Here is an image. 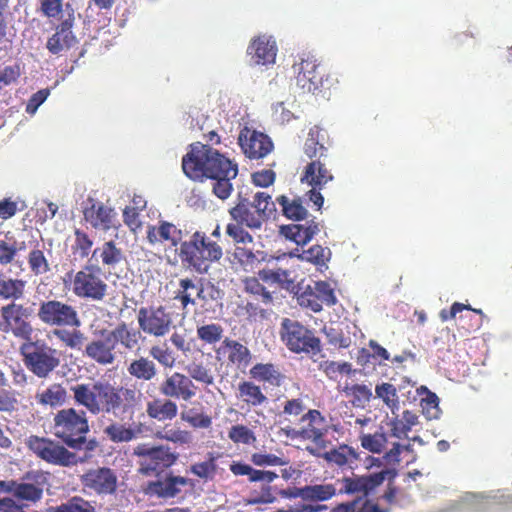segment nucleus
I'll use <instances>...</instances> for the list:
<instances>
[{"label":"nucleus","mask_w":512,"mask_h":512,"mask_svg":"<svg viewBox=\"0 0 512 512\" xmlns=\"http://www.w3.org/2000/svg\"><path fill=\"white\" fill-rule=\"evenodd\" d=\"M75 404L92 415L108 414L130 419L141 408L143 394L134 386L97 380L70 387Z\"/></svg>","instance_id":"obj_1"},{"label":"nucleus","mask_w":512,"mask_h":512,"mask_svg":"<svg viewBox=\"0 0 512 512\" xmlns=\"http://www.w3.org/2000/svg\"><path fill=\"white\" fill-rule=\"evenodd\" d=\"M182 170L195 182L213 180V193L221 200L230 197L233 191L231 181L238 175L237 163L201 142L189 145L188 152L182 157Z\"/></svg>","instance_id":"obj_2"},{"label":"nucleus","mask_w":512,"mask_h":512,"mask_svg":"<svg viewBox=\"0 0 512 512\" xmlns=\"http://www.w3.org/2000/svg\"><path fill=\"white\" fill-rule=\"evenodd\" d=\"M37 318L43 325L52 328L51 335L65 348H83L87 338L80 330L82 321L75 306L56 298L45 299L39 303Z\"/></svg>","instance_id":"obj_3"},{"label":"nucleus","mask_w":512,"mask_h":512,"mask_svg":"<svg viewBox=\"0 0 512 512\" xmlns=\"http://www.w3.org/2000/svg\"><path fill=\"white\" fill-rule=\"evenodd\" d=\"M52 428L54 436L71 449L85 445L87 450H93L96 446L95 440L87 441L90 427L85 411L72 407L59 410L54 415Z\"/></svg>","instance_id":"obj_4"},{"label":"nucleus","mask_w":512,"mask_h":512,"mask_svg":"<svg viewBox=\"0 0 512 512\" xmlns=\"http://www.w3.org/2000/svg\"><path fill=\"white\" fill-rule=\"evenodd\" d=\"M222 257L220 244L202 231H195L179 248L181 263L198 273H206Z\"/></svg>","instance_id":"obj_5"},{"label":"nucleus","mask_w":512,"mask_h":512,"mask_svg":"<svg viewBox=\"0 0 512 512\" xmlns=\"http://www.w3.org/2000/svg\"><path fill=\"white\" fill-rule=\"evenodd\" d=\"M275 204L266 192H257L252 200L238 196L237 202L229 209V215L234 222L245 225L251 230H260L271 214Z\"/></svg>","instance_id":"obj_6"},{"label":"nucleus","mask_w":512,"mask_h":512,"mask_svg":"<svg viewBox=\"0 0 512 512\" xmlns=\"http://www.w3.org/2000/svg\"><path fill=\"white\" fill-rule=\"evenodd\" d=\"M26 368L40 379H46L60 366V352L44 339H31L20 346Z\"/></svg>","instance_id":"obj_7"},{"label":"nucleus","mask_w":512,"mask_h":512,"mask_svg":"<svg viewBox=\"0 0 512 512\" xmlns=\"http://www.w3.org/2000/svg\"><path fill=\"white\" fill-rule=\"evenodd\" d=\"M25 445L38 459L54 466L72 467L84 462L75 452L48 437L30 435Z\"/></svg>","instance_id":"obj_8"},{"label":"nucleus","mask_w":512,"mask_h":512,"mask_svg":"<svg viewBox=\"0 0 512 512\" xmlns=\"http://www.w3.org/2000/svg\"><path fill=\"white\" fill-rule=\"evenodd\" d=\"M281 339L287 349L296 354L313 357L322 350L321 340L314 331L289 318H284L281 323Z\"/></svg>","instance_id":"obj_9"},{"label":"nucleus","mask_w":512,"mask_h":512,"mask_svg":"<svg viewBox=\"0 0 512 512\" xmlns=\"http://www.w3.org/2000/svg\"><path fill=\"white\" fill-rule=\"evenodd\" d=\"M72 292L80 299L102 301L108 295V284L99 265H84L72 279Z\"/></svg>","instance_id":"obj_10"},{"label":"nucleus","mask_w":512,"mask_h":512,"mask_svg":"<svg viewBox=\"0 0 512 512\" xmlns=\"http://www.w3.org/2000/svg\"><path fill=\"white\" fill-rule=\"evenodd\" d=\"M31 309L14 301L0 308V331L25 342L32 338L34 328L29 321Z\"/></svg>","instance_id":"obj_11"},{"label":"nucleus","mask_w":512,"mask_h":512,"mask_svg":"<svg viewBox=\"0 0 512 512\" xmlns=\"http://www.w3.org/2000/svg\"><path fill=\"white\" fill-rule=\"evenodd\" d=\"M304 167L301 175V183L311 186L307 193L309 200L320 210L324 204V196L321 191L334 182L335 177L327 166V159L314 158Z\"/></svg>","instance_id":"obj_12"},{"label":"nucleus","mask_w":512,"mask_h":512,"mask_svg":"<svg viewBox=\"0 0 512 512\" xmlns=\"http://www.w3.org/2000/svg\"><path fill=\"white\" fill-rule=\"evenodd\" d=\"M301 426L296 428L283 429L285 434L291 438L310 440L318 448L325 449L327 441L324 439L328 433L329 426L326 418L319 410L309 409L300 418Z\"/></svg>","instance_id":"obj_13"},{"label":"nucleus","mask_w":512,"mask_h":512,"mask_svg":"<svg viewBox=\"0 0 512 512\" xmlns=\"http://www.w3.org/2000/svg\"><path fill=\"white\" fill-rule=\"evenodd\" d=\"M134 454L141 457L139 472L146 476L159 474L164 469L171 467L178 458L169 448L163 446L148 447L146 444L138 445L134 449Z\"/></svg>","instance_id":"obj_14"},{"label":"nucleus","mask_w":512,"mask_h":512,"mask_svg":"<svg viewBox=\"0 0 512 512\" xmlns=\"http://www.w3.org/2000/svg\"><path fill=\"white\" fill-rule=\"evenodd\" d=\"M138 326L145 334L153 337L166 336L173 327V318L166 307H141L137 312Z\"/></svg>","instance_id":"obj_15"},{"label":"nucleus","mask_w":512,"mask_h":512,"mask_svg":"<svg viewBox=\"0 0 512 512\" xmlns=\"http://www.w3.org/2000/svg\"><path fill=\"white\" fill-rule=\"evenodd\" d=\"M387 476H390V479H394L396 472L394 470L384 469L379 472L366 475L352 474L351 477H343L339 481L341 483L339 493L368 497L383 484L385 479H387Z\"/></svg>","instance_id":"obj_16"},{"label":"nucleus","mask_w":512,"mask_h":512,"mask_svg":"<svg viewBox=\"0 0 512 512\" xmlns=\"http://www.w3.org/2000/svg\"><path fill=\"white\" fill-rule=\"evenodd\" d=\"M296 74V84L303 92L319 94V80L321 79L324 68L315 55L303 53L300 62L293 65Z\"/></svg>","instance_id":"obj_17"},{"label":"nucleus","mask_w":512,"mask_h":512,"mask_svg":"<svg viewBox=\"0 0 512 512\" xmlns=\"http://www.w3.org/2000/svg\"><path fill=\"white\" fill-rule=\"evenodd\" d=\"M83 490L98 496L113 495L117 491L118 477L108 467L90 469L80 477Z\"/></svg>","instance_id":"obj_18"},{"label":"nucleus","mask_w":512,"mask_h":512,"mask_svg":"<svg viewBox=\"0 0 512 512\" xmlns=\"http://www.w3.org/2000/svg\"><path fill=\"white\" fill-rule=\"evenodd\" d=\"M238 144L243 154L250 160H259L270 154L274 148L271 138L245 126L240 130Z\"/></svg>","instance_id":"obj_19"},{"label":"nucleus","mask_w":512,"mask_h":512,"mask_svg":"<svg viewBox=\"0 0 512 512\" xmlns=\"http://www.w3.org/2000/svg\"><path fill=\"white\" fill-rule=\"evenodd\" d=\"M107 332L108 329L100 330L99 338H94L83 345V356L100 366L112 365L116 361V347Z\"/></svg>","instance_id":"obj_20"},{"label":"nucleus","mask_w":512,"mask_h":512,"mask_svg":"<svg viewBox=\"0 0 512 512\" xmlns=\"http://www.w3.org/2000/svg\"><path fill=\"white\" fill-rule=\"evenodd\" d=\"M117 213L104 203L88 198L83 208V219L92 228L107 232L116 228Z\"/></svg>","instance_id":"obj_21"},{"label":"nucleus","mask_w":512,"mask_h":512,"mask_svg":"<svg viewBox=\"0 0 512 512\" xmlns=\"http://www.w3.org/2000/svg\"><path fill=\"white\" fill-rule=\"evenodd\" d=\"M197 387L185 374L174 372L160 384V393L167 398L190 401L196 396Z\"/></svg>","instance_id":"obj_22"},{"label":"nucleus","mask_w":512,"mask_h":512,"mask_svg":"<svg viewBox=\"0 0 512 512\" xmlns=\"http://www.w3.org/2000/svg\"><path fill=\"white\" fill-rule=\"evenodd\" d=\"M209 290L213 292L214 286L205 287L201 279L181 278L174 299L180 302L182 309H186L188 305H196L197 300L205 304L208 300L207 292Z\"/></svg>","instance_id":"obj_23"},{"label":"nucleus","mask_w":512,"mask_h":512,"mask_svg":"<svg viewBox=\"0 0 512 512\" xmlns=\"http://www.w3.org/2000/svg\"><path fill=\"white\" fill-rule=\"evenodd\" d=\"M74 23L75 16L72 12L56 26L55 33L48 38L46 43V48L51 54L57 55L76 43V37L72 31Z\"/></svg>","instance_id":"obj_24"},{"label":"nucleus","mask_w":512,"mask_h":512,"mask_svg":"<svg viewBox=\"0 0 512 512\" xmlns=\"http://www.w3.org/2000/svg\"><path fill=\"white\" fill-rule=\"evenodd\" d=\"M215 354L218 360L225 358L228 364L238 368L247 367L252 359V354L247 346L228 337L215 349Z\"/></svg>","instance_id":"obj_25"},{"label":"nucleus","mask_w":512,"mask_h":512,"mask_svg":"<svg viewBox=\"0 0 512 512\" xmlns=\"http://www.w3.org/2000/svg\"><path fill=\"white\" fill-rule=\"evenodd\" d=\"M187 485H192L191 479L169 474L163 480L149 482L145 492L148 495L157 496L158 498L171 499L181 493V486Z\"/></svg>","instance_id":"obj_26"},{"label":"nucleus","mask_w":512,"mask_h":512,"mask_svg":"<svg viewBox=\"0 0 512 512\" xmlns=\"http://www.w3.org/2000/svg\"><path fill=\"white\" fill-rule=\"evenodd\" d=\"M182 239V230L167 221H160L158 225L147 228V240L152 245L169 243L171 247H177L181 246Z\"/></svg>","instance_id":"obj_27"},{"label":"nucleus","mask_w":512,"mask_h":512,"mask_svg":"<svg viewBox=\"0 0 512 512\" xmlns=\"http://www.w3.org/2000/svg\"><path fill=\"white\" fill-rule=\"evenodd\" d=\"M247 54L257 65H267L275 62L277 54L276 42L266 35L254 38L247 48Z\"/></svg>","instance_id":"obj_28"},{"label":"nucleus","mask_w":512,"mask_h":512,"mask_svg":"<svg viewBox=\"0 0 512 512\" xmlns=\"http://www.w3.org/2000/svg\"><path fill=\"white\" fill-rule=\"evenodd\" d=\"M329 135L325 129L319 125H314L309 129L307 138L304 142L303 151L309 159L328 158Z\"/></svg>","instance_id":"obj_29"},{"label":"nucleus","mask_w":512,"mask_h":512,"mask_svg":"<svg viewBox=\"0 0 512 512\" xmlns=\"http://www.w3.org/2000/svg\"><path fill=\"white\" fill-rule=\"evenodd\" d=\"M281 234L288 240L295 242L297 245H306L312 238L319 233V223L311 220L307 225L304 224H288L281 226Z\"/></svg>","instance_id":"obj_30"},{"label":"nucleus","mask_w":512,"mask_h":512,"mask_svg":"<svg viewBox=\"0 0 512 512\" xmlns=\"http://www.w3.org/2000/svg\"><path fill=\"white\" fill-rule=\"evenodd\" d=\"M91 259L101 263L103 267L114 268L125 259V256L115 241L109 240L93 250Z\"/></svg>","instance_id":"obj_31"},{"label":"nucleus","mask_w":512,"mask_h":512,"mask_svg":"<svg viewBox=\"0 0 512 512\" xmlns=\"http://www.w3.org/2000/svg\"><path fill=\"white\" fill-rule=\"evenodd\" d=\"M115 347L120 345L128 351H132L139 345L141 333L139 330L130 328L126 322L118 323L112 330H108Z\"/></svg>","instance_id":"obj_32"},{"label":"nucleus","mask_w":512,"mask_h":512,"mask_svg":"<svg viewBox=\"0 0 512 512\" xmlns=\"http://www.w3.org/2000/svg\"><path fill=\"white\" fill-rule=\"evenodd\" d=\"M237 398L248 407H260L268 403V397L261 387L253 381H242L238 384Z\"/></svg>","instance_id":"obj_33"},{"label":"nucleus","mask_w":512,"mask_h":512,"mask_svg":"<svg viewBox=\"0 0 512 512\" xmlns=\"http://www.w3.org/2000/svg\"><path fill=\"white\" fill-rule=\"evenodd\" d=\"M140 429L132 424L112 421L104 429L103 434L113 443H128L135 440Z\"/></svg>","instance_id":"obj_34"},{"label":"nucleus","mask_w":512,"mask_h":512,"mask_svg":"<svg viewBox=\"0 0 512 512\" xmlns=\"http://www.w3.org/2000/svg\"><path fill=\"white\" fill-rule=\"evenodd\" d=\"M249 373L253 379L273 387H280L285 381V375L272 363H257Z\"/></svg>","instance_id":"obj_35"},{"label":"nucleus","mask_w":512,"mask_h":512,"mask_svg":"<svg viewBox=\"0 0 512 512\" xmlns=\"http://www.w3.org/2000/svg\"><path fill=\"white\" fill-rule=\"evenodd\" d=\"M330 465L340 468H352V465L358 460V454L354 448L343 444L321 455Z\"/></svg>","instance_id":"obj_36"},{"label":"nucleus","mask_w":512,"mask_h":512,"mask_svg":"<svg viewBox=\"0 0 512 512\" xmlns=\"http://www.w3.org/2000/svg\"><path fill=\"white\" fill-rule=\"evenodd\" d=\"M276 202L281 207L283 216L287 219L301 221L307 218L308 211L301 197L280 195L276 198Z\"/></svg>","instance_id":"obj_37"},{"label":"nucleus","mask_w":512,"mask_h":512,"mask_svg":"<svg viewBox=\"0 0 512 512\" xmlns=\"http://www.w3.org/2000/svg\"><path fill=\"white\" fill-rule=\"evenodd\" d=\"M146 412L158 421L172 420L177 416L178 406L171 399H154L147 403Z\"/></svg>","instance_id":"obj_38"},{"label":"nucleus","mask_w":512,"mask_h":512,"mask_svg":"<svg viewBox=\"0 0 512 512\" xmlns=\"http://www.w3.org/2000/svg\"><path fill=\"white\" fill-rule=\"evenodd\" d=\"M157 371L155 362L144 356L132 359L127 366L128 374L142 381H151L157 375Z\"/></svg>","instance_id":"obj_39"},{"label":"nucleus","mask_w":512,"mask_h":512,"mask_svg":"<svg viewBox=\"0 0 512 512\" xmlns=\"http://www.w3.org/2000/svg\"><path fill=\"white\" fill-rule=\"evenodd\" d=\"M35 399L39 405L58 407L66 403L67 391L61 383H52L45 390L37 392Z\"/></svg>","instance_id":"obj_40"},{"label":"nucleus","mask_w":512,"mask_h":512,"mask_svg":"<svg viewBox=\"0 0 512 512\" xmlns=\"http://www.w3.org/2000/svg\"><path fill=\"white\" fill-rule=\"evenodd\" d=\"M25 241H17L14 236L7 233L4 239H0V265L12 264L19 252L25 251Z\"/></svg>","instance_id":"obj_41"},{"label":"nucleus","mask_w":512,"mask_h":512,"mask_svg":"<svg viewBox=\"0 0 512 512\" xmlns=\"http://www.w3.org/2000/svg\"><path fill=\"white\" fill-rule=\"evenodd\" d=\"M219 457L220 454L209 452L205 461L192 464L189 470L204 482L213 481L217 474L218 465L216 461Z\"/></svg>","instance_id":"obj_42"},{"label":"nucleus","mask_w":512,"mask_h":512,"mask_svg":"<svg viewBox=\"0 0 512 512\" xmlns=\"http://www.w3.org/2000/svg\"><path fill=\"white\" fill-rule=\"evenodd\" d=\"M26 281L18 278H0V298L16 302L25 294Z\"/></svg>","instance_id":"obj_43"},{"label":"nucleus","mask_w":512,"mask_h":512,"mask_svg":"<svg viewBox=\"0 0 512 512\" xmlns=\"http://www.w3.org/2000/svg\"><path fill=\"white\" fill-rule=\"evenodd\" d=\"M343 392L352 406L356 408H365L373 395L371 388L364 384L346 385Z\"/></svg>","instance_id":"obj_44"},{"label":"nucleus","mask_w":512,"mask_h":512,"mask_svg":"<svg viewBox=\"0 0 512 512\" xmlns=\"http://www.w3.org/2000/svg\"><path fill=\"white\" fill-rule=\"evenodd\" d=\"M258 277H246L242 280L244 292L252 295L255 299L261 301L265 305H270L273 302V296L265 286L260 282Z\"/></svg>","instance_id":"obj_45"},{"label":"nucleus","mask_w":512,"mask_h":512,"mask_svg":"<svg viewBox=\"0 0 512 512\" xmlns=\"http://www.w3.org/2000/svg\"><path fill=\"white\" fill-rule=\"evenodd\" d=\"M376 397L391 410L392 414L400 408L399 396L396 387L389 382H382L375 387Z\"/></svg>","instance_id":"obj_46"},{"label":"nucleus","mask_w":512,"mask_h":512,"mask_svg":"<svg viewBox=\"0 0 512 512\" xmlns=\"http://www.w3.org/2000/svg\"><path fill=\"white\" fill-rule=\"evenodd\" d=\"M47 512H97L91 502L80 496H73L66 502L57 506H51Z\"/></svg>","instance_id":"obj_47"},{"label":"nucleus","mask_w":512,"mask_h":512,"mask_svg":"<svg viewBox=\"0 0 512 512\" xmlns=\"http://www.w3.org/2000/svg\"><path fill=\"white\" fill-rule=\"evenodd\" d=\"M27 262L30 272L35 276L44 275L51 270L50 263L38 244L28 253Z\"/></svg>","instance_id":"obj_48"},{"label":"nucleus","mask_w":512,"mask_h":512,"mask_svg":"<svg viewBox=\"0 0 512 512\" xmlns=\"http://www.w3.org/2000/svg\"><path fill=\"white\" fill-rule=\"evenodd\" d=\"M332 512H389L380 508L377 504L371 503L368 499H355L335 506Z\"/></svg>","instance_id":"obj_49"},{"label":"nucleus","mask_w":512,"mask_h":512,"mask_svg":"<svg viewBox=\"0 0 512 512\" xmlns=\"http://www.w3.org/2000/svg\"><path fill=\"white\" fill-rule=\"evenodd\" d=\"M298 258L317 266H325L331 258V250L328 247L316 244L303 250Z\"/></svg>","instance_id":"obj_50"},{"label":"nucleus","mask_w":512,"mask_h":512,"mask_svg":"<svg viewBox=\"0 0 512 512\" xmlns=\"http://www.w3.org/2000/svg\"><path fill=\"white\" fill-rule=\"evenodd\" d=\"M259 278L266 283L279 284L281 287L288 288L293 284V279L290 277L288 270L277 269H262L258 271Z\"/></svg>","instance_id":"obj_51"},{"label":"nucleus","mask_w":512,"mask_h":512,"mask_svg":"<svg viewBox=\"0 0 512 512\" xmlns=\"http://www.w3.org/2000/svg\"><path fill=\"white\" fill-rule=\"evenodd\" d=\"M306 501H326L336 494V488L332 484H317L305 486Z\"/></svg>","instance_id":"obj_52"},{"label":"nucleus","mask_w":512,"mask_h":512,"mask_svg":"<svg viewBox=\"0 0 512 512\" xmlns=\"http://www.w3.org/2000/svg\"><path fill=\"white\" fill-rule=\"evenodd\" d=\"M359 439L361 446L372 453L382 452L387 443V435L382 429L372 434H361Z\"/></svg>","instance_id":"obj_53"},{"label":"nucleus","mask_w":512,"mask_h":512,"mask_svg":"<svg viewBox=\"0 0 512 512\" xmlns=\"http://www.w3.org/2000/svg\"><path fill=\"white\" fill-rule=\"evenodd\" d=\"M197 337L205 344L214 345L221 341L224 329L220 324L210 323L197 327Z\"/></svg>","instance_id":"obj_54"},{"label":"nucleus","mask_w":512,"mask_h":512,"mask_svg":"<svg viewBox=\"0 0 512 512\" xmlns=\"http://www.w3.org/2000/svg\"><path fill=\"white\" fill-rule=\"evenodd\" d=\"M149 354L164 368H173L176 363L174 352L167 346L166 343L162 345H153L149 349Z\"/></svg>","instance_id":"obj_55"},{"label":"nucleus","mask_w":512,"mask_h":512,"mask_svg":"<svg viewBox=\"0 0 512 512\" xmlns=\"http://www.w3.org/2000/svg\"><path fill=\"white\" fill-rule=\"evenodd\" d=\"M276 501L274 488L271 485L263 484L259 490L253 489L249 497L245 499L246 505L272 504Z\"/></svg>","instance_id":"obj_56"},{"label":"nucleus","mask_w":512,"mask_h":512,"mask_svg":"<svg viewBox=\"0 0 512 512\" xmlns=\"http://www.w3.org/2000/svg\"><path fill=\"white\" fill-rule=\"evenodd\" d=\"M228 437L235 444L251 445L256 441L254 432L243 424L233 425L228 431Z\"/></svg>","instance_id":"obj_57"},{"label":"nucleus","mask_w":512,"mask_h":512,"mask_svg":"<svg viewBox=\"0 0 512 512\" xmlns=\"http://www.w3.org/2000/svg\"><path fill=\"white\" fill-rule=\"evenodd\" d=\"M188 377L205 386H211L215 382L214 375L211 370L202 363H192L187 367Z\"/></svg>","instance_id":"obj_58"},{"label":"nucleus","mask_w":512,"mask_h":512,"mask_svg":"<svg viewBox=\"0 0 512 512\" xmlns=\"http://www.w3.org/2000/svg\"><path fill=\"white\" fill-rule=\"evenodd\" d=\"M75 240L72 245V251L75 255H78L80 258H86L91 253V249L93 246V240L89 237V235L80 230L76 229L74 232Z\"/></svg>","instance_id":"obj_59"},{"label":"nucleus","mask_w":512,"mask_h":512,"mask_svg":"<svg viewBox=\"0 0 512 512\" xmlns=\"http://www.w3.org/2000/svg\"><path fill=\"white\" fill-rule=\"evenodd\" d=\"M43 496V489L31 483H19L16 498L32 503L38 502Z\"/></svg>","instance_id":"obj_60"},{"label":"nucleus","mask_w":512,"mask_h":512,"mask_svg":"<svg viewBox=\"0 0 512 512\" xmlns=\"http://www.w3.org/2000/svg\"><path fill=\"white\" fill-rule=\"evenodd\" d=\"M234 257L245 270L254 269L261 260L251 249L237 246L234 250Z\"/></svg>","instance_id":"obj_61"},{"label":"nucleus","mask_w":512,"mask_h":512,"mask_svg":"<svg viewBox=\"0 0 512 512\" xmlns=\"http://www.w3.org/2000/svg\"><path fill=\"white\" fill-rule=\"evenodd\" d=\"M251 462L255 466L267 467V466H284L289 463L285 458L279 457L271 453L256 452L251 455Z\"/></svg>","instance_id":"obj_62"},{"label":"nucleus","mask_w":512,"mask_h":512,"mask_svg":"<svg viewBox=\"0 0 512 512\" xmlns=\"http://www.w3.org/2000/svg\"><path fill=\"white\" fill-rule=\"evenodd\" d=\"M315 293L319 298L320 304L326 306H333L337 302L334 290L331 285L326 281H318L314 284Z\"/></svg>","instance_id":"obj_63"},{"label":"nucleus","mask_w":512,"mask_h":512,"mask_svg":"<svg viewBox=\"0 0 512 512\" xmlns=\"http://www.w3.org/2000/svg\"><path fill=\"white\" fill-rule=\"evenodd\" d=\"M38 11L48 19H59L63 13V0H39Z\"/></svg>","instance_id":"obj_64"}]
</instances>
